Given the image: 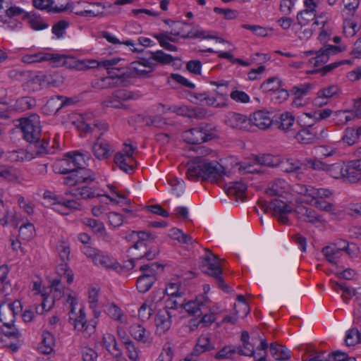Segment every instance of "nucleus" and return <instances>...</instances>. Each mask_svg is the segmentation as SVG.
Here are the masks:
<instances>
[{
	"instance_id": "nucleus-28",
	"label": "nucleus",
	"mask_w": 361,
	"mask_h": 361,
	"mask_svg": "<svg viewBox=\"0 0 361 361\" xmlns=\"http://www.w3.org/2000/svg\"><path fill=\"white\" fill-rule=\"evenodd\" d=\"M137 240L130 249L133 250H141V252H145L147 250V243L148 239H154V236L152 235L150 232L146 231H137Z\"/></svg>"
},
{
	"instance_id": "nucleus-10",
	"label": "nucleus",
	"mask_w": 361,
	"mask_h": 361,
	"mask_svg": "<svg viewBox=\"0 0 361 361\" xmlns=\"http://www.w3.org/2000/svg\"><path fill=\"white\" fill-rule=\"evenodd\" d=\"M171 313L167 310H160L154 317L156 333L159 335L165 334L171 326Z\"/></svg>"
},
{
	"instance_id": "nucleus-59",
	"label": "nucleus",
	"mask_w": 361,
	"mask_h": 361,
	"mask_svg": "<svg viewBox=\"0 0 361 361\" xmlns=\"http://www.w3.org/2000/svg\"><path fill=\"white\" fill-rule=\"evenodd\" d=\"M210 116H211V114H210L209 111L203 107H200V106L192 107L191 118L204 119Z\"/></svg>"
},
{
	"instance_id": "nucleus-30",
	"label": "nucleus",
	"mask_w": 361,
	"mask_h": 361,
	"mask_svg": "<svg viewBox=\"0 0 361 361\" xmlns=\"http://www.w3.org/2000/svg\"><path fill=\"white\" fill-rule=\"evenodd\" d=\"M92 151L94 156L99 159H107L110 154V147L106 142H99V139L92 146Z\"/></svg>"
},
{
	"instance_id": "nucleus-44",
	"label": "nucleus",
	"mask_w": 361,
	"mask_h": 361,
	"mask_svg": "<svg viewBox=\"0 0 361 361\" xmlns=\"http://www.w3.org/2000/svg\"><path fill=\"white\" fill-rule=\"evenodd\" d=\"M316 17L315 12H313V10L305 9L302 11H300L297 15V20L299 25H303L310 22V20H314Z\"/></svg>"
},
{
	"instance_id": "nucleus-18",
	"label": "nucleus",
	"mask_w": 361,
	"mask_h": 361,
	"mask_svg": "<svg viewBox=\"0 0 361 361\" xmlns=\"http://www.w3.org/2000/svg\"><path fill=\"white\" fill-rule=\"evenodd\" d=\"M6 294L4 300L0 304V322L4 326H10L14 324L16 316L13 314V310L6 305Z\"/></svg>"
},
{
	"instance_id": "nucleus-31",
	"label": "nucleus",
	"mask_w": 361,
	"mask_h": 361,
	"mask_svg": "<svg viewBox=\"0 0 361 361\" xmlns=\"http://www.w3.org/2000/svg\"><path fill=\"white\" fill-rule=\"evenodd\" d=\"M55 343L54 336L49 331H44L42 334V341L39 349L43 354H49L53 350Z\"/></svg>"
},
{
	"instance_id": "nucleus-60",
	"label": "nucleus",
	"mask_w": 361,
	"mask_h": 361,
	"mask_svg": "<svg viewBox=\"0 0 361 361\" xmlns=\"http://www.w3.org/2000/svg\"><path fill=\"white\" fill-rule=\"evenodd\" d=\"M107 314L114 320H121L122 317V311L121 310L116 306L115 304L112 303L109 305L106 310Z\"/></svg>"
},
{
	"instance_id": "nucleus-8",
	"label": "nucleus",
	"mask_w": 361,
	"mask_h": 361,
	"mask_svg": "<svg viewBox=\"0 0 361 361\" xmlns=\"http://www.w3.org/2000/svg\"><path fill=\"white\" fill-rule=\"evenodd\" d=\"M53 63L56 66H65L69 69L84 71V63L82 60H78L75 57L68 55L54 54Z\"/></svg>"
},
{
	"instance_id": "nucleus-45",
	"label": "nucleus",
	"mask_w": 361,
	"mask_h": 361,
	"mask_svg": "<svg viewBox=\"0 0 361 361\" xmlns=\"http://www.w3.org/2000/svg\"><path fill=\"white\" fill-rule=\"evenodd\" d=\"M16 104L19 109L26 111L36 106V100L30 97H23L17 100Z\"/></svg>"
},
{
	"instance_id": "nucleus-51",
	"label": "nucleus",
	"mask_w": 361,
	"mask_h": 361,
	"mask_svg": "<svg viewBox=\"0 0 361 361\" xmlns=\"http://www.w3.org/2000/svg\"><path fill=\"white\" fill-rule=\"evenodd\" d=\"M342 140L348 145L351 146L357 142L358 139L356 136L355 130L353 128H347L344 130Z\"/></svg>"
},
{
	"instance_id": "nucleus-36",
	"label": "nucleus",
	"mask_w": 361,
	"mask_h": 361,
	"mask_svg": "<svg viewBox=\"0 0 361 361\" xmlns=\"http://www.w3.org/2000/svg\"><path fill=\"white\" fill-rule=\"evenodd\" d=\"M115 164L123 171L131 173L134 170V164H128L126 158L121 152H117L114 156Z\"/></svg>"
},
{
	"instance_id": "nucleus-9",
	"label": "nucleus",
	"mask_w": 361,
	"mask_h": 361,
	"mask_svg": "<svg viewBox=\"0 0 361 361\" xmlns=\"http://www.w3.org/2000/svg\"><path fill=\"white\" fill-rule=\"evenodd\" d=\"M271 113L264 110H259L250 115V124L252 123L257 128L265 130L274 125Z\"/></svg>"
},
{
	"instance_id": "nucleus-27",
	"label": "nucleus",
	"mask_w": 361,
	"mask_h": 361,
	"mask_svg": "<svg viewBox=\"0 0 361 361\" xmlns=\"http://www.w3.org/2000/svg\"><path fill=\"white\" fill-rule=\"evenodd\" d=\"M159 250L157 248L150 247L149 250L144 252V254L140 253L136 255L137 257L128 260L127 264L125 267L128 269H131L135 267V260H140L142 259H147V260L154 259L159 254Z\"/></svg>"
},
{
	"instance_id": "nucleus-46",
	"label": "nucleus",
	"mask_w": 361,
	"mask_h": 361,
	"mask_svg": "<svg viewBox=\"0 0 361 361\" xmlns=\"http://www.w3.org/2000/svg\"><path fill=\"white\" fill-rule=\"evenodd\" d=\"M94 263L105 268H111L114 267V262L113 259L105 255L103 252L100 250L97 256L94 259Z\"/></svg>"
},
{
	"instance_id": "nucleus-42",
	"label": "nucleus",
	"mask_w": 361,
	"mask_h": 361,
	"mask_svg": "<svg viewBox=\"0 0 361 361\" xmlns=\"http://www.w3.org/2000/svg\"><path fill=\"white\" fill-rule=\"evenodd\" d=\"M345 342L348 346H352L355 345L356 343H360V331L355 328L350 329L346 334Z\"/></svg>"
},
{
	"instance_id": "nucleus-48",
	"label": "nucleus",
	"mask_w": 361,
	"mask_h": 361,
	"mask_svg": "<svg viewBox=\"0 0 361 361\" xmlns=\"http://www.w3.org/2000/svg\"><path fill=\"white\" fill-rule=\"evenodd\" d=\"M63 82V77L59 73L47 74L46 85L49 87H60Z\"/></svg>"
},
{
	"instance_id": "nucleus-35",
	"label": "nucleus",
	"mask_w": 361,
	"mask_h": 361,
	"mask_svg": "<svg viewBox=\"0 0 361 361\" xmlns=\"http://www.w3.org/2000/svg\"><path fill=\"white\" fill-rule=\"evenodd\" d=\"M345 164L343 162L329 164L326 172L334 178H342L345 180Z\"/></svg>"
},
{
	"instance_id": "nucleus-63",
	"label": "nucleus",
	"mask_w": 361,
	"mask_h": 361,
	"mask_svg": "<svg viewBox=\"0 0 361 361\" xmlns=\"http://www.w3.org/2000/svg\"><path fill=\"white\" fill-rule=\"evenodd\" d=\"M84 361H97V353L90 348H84L82 350Z\"/></svg>"
},
{
	"instance_id": "nucleus-53",
	"label": "nucleus",
	"mask_w": 361,
	"mask_h": 361,
	"mask_svg": "<svg viewBox=\"0 0 361 361\" xmlns=\"http://www.w3.org/2000/svg\"><path fill=\"white\" fill-rule=\"evenodd\" d=\"M305 164L309 166L314 170L327 171L329 164L324 162L317 158L306 159L305 160Z\"/></svg>"
},
{
	"instance_id": "nucleus-34",
	"label": "nucleus",
	"mask_w": 361,
	"mask_h": 361,
	"mask_svg": "<svg viewBox=\"0 0 361 361\" xmlns=\"http://www.w3.org/2000/svg\"><path fill=\"white\" fill-rule=\"evenodd\" d=\"M214 348V346L210 343V338L207 336H201L193 350V353L198 355L205 351H209Z\"/></svg>"
},
{
	"instance_id": "nucleus-38",
	"label": "nucleus",
	"mask_w": 361,
	"mask_h": 361,
	"mask_svg": "<svg viewBox=\"0 0 361 361\" xmlns=\"http://www.w3.org/2000/svg\"><path fill=\"white\" fill-rule=\"evenodd\" d=\"M333 288L338 291V289L343 291L346 295H342L343 300H349L353 296H356L359 292L356 291L353 288L347 286L346 283L334 282Z\"/></svg>"
},
{
	"instance_id": "nucleus-57",
	"label": "nucleus",
	"mask_w": 361,
	"mask_h": 361,
	"mask_svg": "<svg viewBox=\"0 0 361 361\" xmlns=\"http://www.w3.org/2000/svg\"><path fill=\"white\" fill-rule=\"evenodd\" d=\"M152 37L157 39L159 45L164 49L170 51H176L178 50L176 46L171 44L168 40L164 38L162 35L155 33L152 35Z\"/></svg>"
},
{
	"instance_id": "nucleus-23",
	"label": "nucleus",
	"mask_w": 361,
	"mask_h": 361,
	"mask_svg": "<svg viewBox=\"0 0 361 361\" xmlns=\"http://www.w3.org/2000/svg\"><path fill=\"white\" fill-rule=\"evenodd\" d=\"M54 54L38 52L26 54L22 56L21 61L25 63H40L46 61H53Z\"/></svg>"
},
{
	"instance_id": "nucleus-64",
	"label": "nucleus",
	"mask_w": 361,
	"mask_h": 361,
	"mask_svg": "<svg viewBox=\"0 0 361 361\" xmlns=\"http://www.w3.org/2000/svg\"><path fill=\"white\" fill-rule=\"evenodd\" d=\"M348 357L346 353L341 350H336L329 354L326 359L327 361H345Z\"/></svg>"
},
{
	"instance_id": "nucleus-54",
	"label": "nucleus",
	"mask_w": 361,
	"mask_h": 361,
	"mask_svg": "<svg viewBox=\"0 0 361 361\" xmlns=\"http://www.w3.org/2000/svg\"><path fill=\"white\" fill-rule=\"evenodd\" d=\"M35 233V227L32 224L27 223L19 228V235L25 240L31 239Z\"/></svg>"
},
{
	"instance_id": "nucleus-3",
	"label": "nucleus",
	"mask_w": 361,
	"mask_h": 361,
	"mask_svg": "<svg viewBox=\"0 0 361 361\" xmlns=\"http://www.w3.org/2000/svg\"><path fill=\"white\" fill-rule=\"evenodd\" d=\"M20 126L24 139L32 144L36 149L35 155L39 156L47 154V147L49 141L45 138L40 140L41 126L39 116L32 114L29 117L20 118Z\"/></svg>"
},
{
	"instance_id": "nucleus-49",
	"label": "nucleus",
	"mask_w": 361,
	"mask_h": 361,
	"mask_svg": "<svg viewBox=\"0 0 361 361\" xmlns=\"http://www.w3.org/2000/svg\"><path fill=\"white\" fill-rule=\"evenodd\" d=\"M192 106H171L168 110L176 114L178 116L191 118Z\"/></svg>"
},
{
	"instance_id": "nucleus-26",
	"label": "nucleus",
	"mask_w": 361,
	"mask_h": 361,
	"mask_svg": "<svg viewBox=\"0 0 361 361\" xmlns=\"http://www.w3.org/2000/svg\"><path fill=\"white\" fill-rule=\"evenodd\" d=\"M189 24L183 22L176 21L172 22V25H170L171 31L170 34L173 36H180L184 39L190 38L192 36V31H185V27L188 26Z\"/></svg>"
},
{
	"instance_id": "nucleus-14",
	"label": "nucleus",
	"mask_w": 361,
	"mask_h": 361,
	"mask_svg": "<svg viewBox=\"0 0 361 361\" xmlns=\"http://www.w3.org/2000/svg\"><path fill=\"white\" fill-rule=\"evenodd\" d=\"M130 331L131 336L137 341L149 345L152 343L153 338L149 331H147L145 327L138 324L130 326Z\"/></svg>"
},
{
	"instance_id": "nucleus-24",
	"label": "nucleus",
	"mask_w": 361,
	"mask_h": 361,
	"mask_svg": "<svg viewBox=\"0 0 361 361\" xmlns=\"http://www.w3.org/2000/svg\"><path fill=\"white\" fill-rule=\"evenodd\" d=\"M157 277L149 274H142L138 277L136 286L139 292L145 293L148 291L154 283L156 281Z\"/></svg>"
},
{
	"instance_id": "nucleus-1",
	"label": "nucleus",
	"mask_w": 361,
	"mask_h": 361,
	"mask_svg": "<svg viewBox=\"0 0 361 361\" xmlns=\"http://www.w3.org/2000/svg\"><path fill=\"white\" fill-rule=\"evenodd\" d=\"M258 204L265 212H272L281 224L288 223L287 214L290 212H293L299 221L305 223L317 225V224H322L324 222L322 216L319 215L315 210L302 205L298 206L293 209L289 204L277 198L270 202L259 201Z\"/></svg>"
},
{
	"instance_id": "nucleus-2",
	"label": "nucleus",
	"mask_w": 361,
	"mask_h": 361,
	"mask_svg": "<svg viewBox=\"0 0 361 361\" xmlns=\"http://www.w3.org/2000/svg\"><path fill=\"white\" fill-rule=\"evenodd\" d=\"M187 177L190 180L199 178L217 182L224 174V168L216 161H208L197 157L188 163Z\"/></svg>"
},
{
	"instance_id": "nucleus-55",
	"label": "nucleus",
	"mask_w": 361,
	"mask_h": 361,
	"mask_svg": "<svg viewBox=\"0 0 361 361\" xmlns=\"http://www.w3.org/2000/svg\"><path fill=\"white\" fill-rule=\"evenodd\" d=\"M102 36L104 39H106L109 42L112 43L114 44H125L126 46H131L133 47L135 45V43L133 40L128 39L124 42H121L118 38H116L114 35L111 33L103 31L102 32Z\"/></svg>"
},
{
	"instance_id": "nucleus-32",
	"label": "nucleus",
	"mask_w": 361,
	"mask_h": 361,
	"mask_svg": "<svg viewBox=\"0 0 361 361\" xmlns=\"http://www.w3.org/2000/svg\"><path fill=\"white\" fill-rule=\"evenodd\" d=\"M203 307L204 305L202 302H199L197 300H196L183 303V309L185 310V311L190 315L200 317L203 314Z\"/></svg>"
},
{
	"instance_id": "nucleus-41",
	"label": "nucleus",
	"mask_w": 361,
	"mask_h": 361,
	"mask_svg": "<svg viewBox=\"0 0 361 361\" xmlns=\"http://www.w3.org/2000/svg\"><path fill=\"white\" fill-rule=\"evenodd\" d=\"M316 56L310 59V63L313 64L314 67L319 66L320 64L326 63L329 59V54L325 51L324 47L321 48L315 51Z\"/></svg>"
},
{
	"instance_id": "nucleus-13",
	"label": "nucleus",
	"mask_w": 361,
	"mask_h": 361,
	"mask_svg": "<svg viewBox=\"0 0 361 361\" xmlns=\"http://www.w3.org/2000/svg\"><path fill=\"white\" fill-rule=\"evenodd\" d=\"M225 122L226 125L233 128H240L247 130L250 126V118L235 112H228L226 116Z\"/></svg>"
},
{
	"instance_id": "nucleus-12",
	"label": "nucleus",
	"mask_w": 361,
	"mask_h": 361,
	"mask_svg": "<svg viewBox=\"0 0 361 361\" xmlns=\"http://www.w3.org/2000/svg\"><path fill=\"white\" fill-rule=\"evenodd\" d=\"M361 180V159L349 161L345 164V181L356 183Z\"/></svg>"
},
{
	"instance_id": "nucleus-47",
	"label": "nucleus",
	"mask_w": 361,
	"mask_h": 361,
	"mask_svg": "<svg viewBox=\"0 0 361 361\" xmlns=\"http://www.w3.org/2000/svg\"><path fill=\"white\" fill-rule=\"evenodd\" d=\"M110 79L114 78H128L132 75L130 71H127V68H114L107 71Z\"/></svg>"
},
{
	"instance_id": "nucleus-61",
	"label": "nucleus",
	"mask_w": 361,
	"mask_h": 361,
	"mask_svg": "<svg viewBox=\"0 0 361 361\" xmlns=\"http://www.w3.org/2000/svg\"><path fill=\"white\" fill-rule=\"evenodd\" d=\"M230 97L236 102L248 103L250 102V97L243 91L234 90L231 93Z\"/></svg>"
},
{
	"instance_id": "nucleus-6",
	"label": "nucleus",
	"mask_w": 361,
	"mask_h": 361,
	"mask_svg": "<svg viewBox=\"0 0 361 361\" xmlns=\"http://www.w3.org/2000/svg\"><path fill=\"white\" fill-rule=\"evenodd\" d=\"M66 302L69 303L71 307L69 312V322L73 325L75 330L81 331L84 337L89 338L95 331L96 322H91L94 324L87 322L86 315L83 308L79 310V315L73 319L71 314L74 312V306L76 304L75 298L69 295L66 299Z\"/></svg>"
},
{
	"instance_id": "nucleus-29",
	"label": "nucleus",
	"mask_w": 361,
	"mask_h": 361,
	"mask_svg": "<svg viewBox=\"0 0 361 361\" xmlns=\"http://www.w3.org/2000/svg\"><path fill=\"white\" fill-rule=\"evenodd\" d=\"M249 338L250 336L248 332L245 331H243L241 334V341L243 343V347L245 349V350L243 349L242 346H238L237 349L240 355L246 356H254V345L249 342Z\"/></svg>"
},
{
	"instance_id": "nucleus-21",
	"label": "nucleus",
	"mask_w": 361,
	"mask_h": 361,
	"mask_svg": "<svg viewBox=\"0 0 361 361\" xmlns=\"http://www.w3.org/2000/svg\"><path fill=\"white\" fill-rule=\"evenodd\" d=\"M342 252L343 249L341 247H338L335 244L325 246L322 250V252L326 259L331 264H336L338 262V259L342 255Z\"/></svg>"
},
{
	"instance_id": "nucleus-37",
	"label": "nucleus",
	"mask_w": 361,
	"mask_h": 361,
	"mask_svg": "<svg viewBox=\"0 0 361 361\" xmlns=\"http://www.w3.org/2000/svg\"><path fill=\"white\" fill-rule=\"evenodd\" d=\"M255 161L261 166L276 167L279 164V159L271 154H263L262 156H256Z\"/></svg>"
},
{
	"instance_id": "nucleus-5",
	"label": "nucleus",
	"mask_w": 361,
	"mask_h": 361,
	"mask_svg": "<svg viewBox=\"0 0 361 361\" xmlns=\"http://www.w3.org/2000/svg\"><path fill=\"white\" fill-rule=\"evenodd\" d=\"M215 129V127H212L209 124L201 123L196 128L185 131L183 135V140L190 145L202 144L217 137L212 132Z\"/></svg>"
},
{
	"instance_id": "nucleus-11",
	"label": "nucleus",
	"mask_w": 361,
	"mask_h": 361,
	"mask_svg": "<svg viewBox=\"0 0 361 361\" xmlns=\"http://www.w3.org/2000/svg\"><path fill=\"white\" fill-rule=\"evenodd\" d=\"M317 132L312 126L302 128L298 132H294L288 135L289 137H293L301 144H310L314 141L317 137Z\"/></svg>"
},
{
	"instance_id": "nucleus-15",
	"label": "nucleus",
	"mask_w": 361,
	"mask_h": 361,
	"mask_svg": "<svg viewBox=\"0 0 361 361\" xmlns=\"http://www.w3.org/2000/svg\"><path fill=\"white\" fill-rule=\"evenodd\" d=\"M279 120L276 119L274 121V126H276L279 129H281L288 135L294 133L295 130L291 128L295 125V118L289 112H286L281 114L279 118Z\"/></svg>"
},
{
	"instance_id": "nucleus-40",
	"label": "nucleus",
	"mask_w": 361,
	"mask_h": 361,
	"mask_svg": "<svg viewBox=\"0 0 361 361\" xmlns=\"http://www.w3.org/2000/svg\"><path fill=\"white\" fill-rule=\"evenodd\" d=\"M312 88L311 83L301 84L299 86H294L291 92L295 96L294 103L297 104L298 101H300L302 96L306 95L307 92Z\"/></svg>"
},
{
	"instance_id": "nucleus-19",
	"label": "nucleus",
	"mask_w": 361,
	"mask_h": 361,
	"mask_svg": "<svg viewBox=\"0 0 361 361\" xmlns=\"http://www.w3.org/2000/svg\"><path fill=\"white\" fill-rule=\"evenodd\" d=\"M269 350L272 357L276 360H288L291 357L290 351L286 346L276 343H271Z\"/></svg>"
},
{
	"instance_id": "nucleus-39",
	"label": "nucleus",
	"mask_w": 361,
	"mask_h": 361,
	"mask_svg": "<svg viewBox=\"0 0 361 361\" xmlns=\"http://www.w3.org/2000/svg\"><path fill=\"white\" fill-rule=\"evenodd\" d=\"M66 160H70L71 164H72L73 166L76 168V169L81 168L84 166H87L84 155L81 153L68 152L66 154Z\"/></svg>"
},
{
	"instance_id": "nucleus-25",
	"label": "nucleus",
	"mask_w": 361,
	"mask_h": 361,
	"mask_svg": "<svg viewBox=\"0 0 361 361\" xmlns=\"http://www.w3.org/2000/svg\"><path fill=\"white\" fill-rule=\"evenodd\" d=\"M76 102V100L75 98L73 97H66L63 96H56L55 97L50 98L47 102L46 106L49 107H51L54 106H57L56 111L59 110L60 109L72 105Z\"/></svg>"
},
{
	"instance_id": "nucleus-22",
	"label": "nucleus",
	"mask_w": 361,
	"mask_h": 361,
	"mask_svg": "<svg viewBox=\"0 0 361 361\" xmlns=\"http://www.w3.org/2000/svg\"><path fill=\"white\" fill-rule=\"evenodd\" d=\"M287 188V183L281 178L271 182L266 189V193L269 196H281Z\"/></svg>"
},
{
	"instance_id": "nucleus-43",
	"label": "nucleus",
	"mask_w": 361,
	"mask_h": 361,
	"mask_svg": "<svg viewBox=\"0 0 361 361\" xmlns=\"http://www.w3.org/2000/svg\"><path fill=\"white\" fill-rule=\"evenodd\" d=\"M82 223L90 227L94 233H102L105 230L104 224L94 219L85 218Z\"/></svg>"
},
{
	"instance_id": "nucleus-50",
	"label": "nucleus",
	"mask_w": 361,
	"mask_h": 361,
	"mask_svg": "<svg viewBox=\"0 0 361 361\" xmlns=\"http://www.w3.org/2000/svg\"><path fill=\"white\" fill-rule=\"evenodd\" d=\"M0 177H3L9 181L16 180L18 178L16 169L6 166H0Z\"/></svg>"
},
{
	"instance_id": "nucleus-56",
	"label": "nucleus",
	"mask_w": 361,
	"mask_h": 361,
	"mask_svg": "<svg viewBox=\"0 0 361 361\" xmlns=\"http://www.w3.org/2000/svg\"><path fill=\"white\" fill-rule=\"evenodd\" d=\"M338 92L339 88L336 85H330L326 88L319 90L317 94L320 97L329 99L336 95Z\"/></svg>"
},
{
	"instance_id": "nucleus-33",
	"label": "nucleus",
	"mask_w": 361,
	"mask_h": 361,
	"mask_svg": "<svg viewBox=\"0 0 361 361\" xmlns=\"http://www.w3.org/2000/svg\"><path fill=\"white\" fill-rule=\"evenodd\" d=\"M149 58L152 59V61H156L157 63L161 65L170 64L176 58L173 57L171 54H166L162 50H158L154 52H149Z\"/></svg>"
},
{
	"instance_id": "nucleus-16",
	"label": "nucleus",
	"mask_w": 361,
	"mask_h": 361,
	"mask_svg": "<svg viewBox=\"0 0 361 361\" xmlns=\"http://www.w3.org/2000/svg\"><path fill=\"white\" fill-rule=\"evenodd\" d=\"M102 343L107 351L114 357L119 358L122 355V350L118 346L116 338L111 334H106L103 336Z\"/></svg>"
},
{
	"instance_id": "nucleus-17",
	"label": "nucleus",
	"mask_w": 361,
	"mask_h": 361,
	"mask_svg": "<svg viewBox=\"0 0 361 361\" xmlns=\"http://www.w3.org/2000/svg\"><path fill=\"white\" fill-rule=\"evenodd\" d=\"M246 190L247 185L242 181L231 182L225 188L226 193L229 196H235L236 200H242Z\"/></svg>"
},
{
	"instance_id": "nucleus-58",
	"label": "nucleus",
	"mask_w": 361,
	"mask_h": 361,
	"mask_svg": "<svg viewBox=\"0 0 361 361\" xmlns=\"http://www.w3.org/2000/svg\"><path fill=\"white\" fill-rule=\"evenodd\" d=\"M152 37L157 39L159 45L164 49L170 51H176L178 50L176 46L171 44L168 40L164 38L162 35L155 33L152 35Z\"/></svg>"
},
{
	"instance_id": "nucleus-7",
	"label": "nucleus",
	"mask_w": 361,
	"mask_h": 361,
	"mask_svg": "<svg viewBox=\"0 0 361 361\" xmlns=\"http://www.w3.org/2000/svg\"><path fill=\"white\" fill-rule=\"evenodd\" d=\"M65 195H70L77 199H92L96 197L102 196L99 193L97 192V187L90 184H81L78 187L68 188L65 191Z\"/></svg>"
},
{
	"instance_id": "nucleus-20",
	"label": "nucleus",
	"mask_w": 361,
	"mask_h": 361,
	"mask_svg": "<svg viewBox=\"0 0 361 361\" xmlns=\"http://www.w3.org/2000/svg\"><path fill=\"white\" fill-rule=\"evenodd\" d=\"M75 173L80 185L92 183L96 180L95 173L87 169L86 166L76 169Z\"/></svg>"
},
{
	"instance_id": "nucleus-52",
	"label": "nucleus",
	"mask_w": 361,
	"mask_h": 361,
	"mask_svg": "<svg viewBox=\"0 0 361 361\" xmlns=\"http://www.w3.org/2000/svg\"><path fill=\"white\" fill-rule=\"evenodd\" d=\"M278 78L276 77H271L268 78L261 84L260 89L264 92H275V90H278L282 85L281 81H279L276 85H272V83L276 82Z\"/></svg>"
},
{
	"instance_id": "nucleus-62",
	"label": "nucleus",
	"mask_w": 361,
	"mask_h": 361,
	"mask_svg": "<svg viewBox=\"0 0 361 361\" xmlns=\"http://www.w3.org/2000/svg\"><path fill=\"white\" fill-rule=\"evenodd\" d=\"M109 224L114 227H118L123 222V216L117 212H109L108 215Z\"/></svg>"
},
{
	"instance_id": "nucleus-4",
	"label": "nucleus",
	"mask_w": 361,
	"mask_h": 361,
	"mask_svg": "<svg viewBox=\"0 0 361 361\" xmlns=\"http://www.w3.org/2000/svg\"><path fill=\"white\" fill-rule=\"evenodd\" d=\"M205 255L202 257V270L204 273L213 277L219 288L226 293L231 291L230 287L225 283L222 277L223 265L221 259L219 256L213 254L209 249H205Z\"/></svg>"
}]
</instances>
